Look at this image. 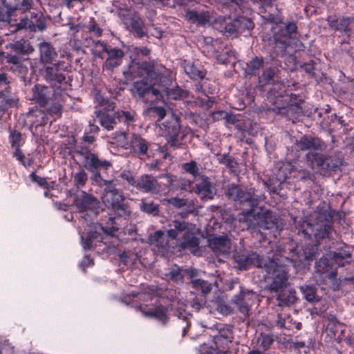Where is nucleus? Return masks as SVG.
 Listing matches in <instances>:
<instances>
[{
	"instance_id": "obj_59",
	"label": "nucleus",
	"mask_w": 354,
	"mask_h": 354,
	"mask_svg": "<svg viewBox=\"0 0 354 354\" xmlns=\"http://www.w3.org/2000/svg\"><path fill=\"white\" fill-rule=\"evenodd\" d=\"M30 178L31 179V180L32 182L37 183L38 185H39L41 187H44V188L48 187L49 185H48L46 179L36 175L35 173H32L30 175Z\"/></svg>"
},
{
	"instance_id": "obj_32",
	"label": "nucleus",
	"mask_w": 354,
	"mask_h": 354,
	"mask_svg": "<svg viewBox=\"0 0 354 354\" xmlns=\"http://www.w3.org/2000/svg\"><path fill=\"white\" fill-rule=\"evenodd\" d=\"M277 293V300L279 306H290L295 304L297 300L296 291L292 288H284Z\"/></svg>"
},
{
	"instance_id": "obj_2",
	"label": "nucleus",
	"mask_w": 354,
	"mask_h": 354,
	"mask_svg": "<svg viewBox=\"0 0 354 354\" xmlns=\"http://www.w3.org/2000/svg\"><path fill=\"white\" fill-rule=\"evenodd\" d=\"M6 12L0 9V35H8L29 28L32 31L46 28L41 12L34 10L33 0H4Z\"/></svg>"
},
{
	"instance_id": "obj_6",
	"label": "nucleus",
	"mask_w": 354,
	"mask_h": 354,
	"mask_svg": "<svg viewBox=\"0 0 354 354\" xmlns=\"http://www.w3.org/2000/svg\"><path fill=\"white\" fill-rule=\"evenodd\" d=\"M297 30L296 23L289 21L274 35V51L277 55L284 56L287 53L290 54L292 51L300 50L303 47L299 39L292 37V34L295 33Z\"/></svg>"
},
{
	"instance_id": "obj_3",
	"label": "nucleus",
	"mask_w": 354,
	"mask_h": 354,
	"mask_svg": "<svg viewBox=\"0 0 354 354\" xmlns=\"http://www.w3.org/2000/svg\"><path fill=\"white\" fill-rule=\"evenodd\" d=\"M227 194L234 201L240 204L248 203L251 207L239 215V221L245 223L248 228L259 227L264 230L278 229L279 218L272 212L263 207L254 209L259 204V197L234 184L229 186Z\"/></svg>"
},
{
	"instance_id": "obj_63",
	"label": "nucleus",
	"mask_w": 354,
	"mask_h": 354,
	"mask_svg": "<svg viewBox=\"0 0 354 354\" xmlns=\"http://www.w3.org/2000/svg\"><path fill=\"white\" fill-rule=\"evenodd\" d=\"M169 201L170 204L178 208L187 205V201L183 198H171Z\"/></svg>"
},
{
	"instance_id": "obj_15",
	"label": "nucleus",
	"mask_w": 354,
	"mask_h": 354,
	"mask_svg": "<svg viewBox=\"0 0 354 354\" xmlns=\"http://www.w3.org/2000/svg\"><path fill=\"white\" fill-rule=\"evenodd\" d=\"M59 91L58 88L53 91L51 88L47 86L37 84L32 88L31 100L40 106L45 107L50 104L53 98L55 100L58 98Z\"/></svg>"
},
{
	"instance_id": "obj_46",
	"label": "nucleus",
	"mask_w": 354,
	"mask_h": 354,
	"mask_svg": "<svg viewBox=\"0 0 354 354\" xmlns=\"http://www.w3.org/2000/svg\"><path fill=\"white\" fill-rule=\"evenodd\" d=\"M236 23L239 33H243L245 30H250L254 28L253 22L248 18L239 17L236 18Z\"/></svg>"
},
{
	"instance_id": "obj_51",
	"label": "nucleus",
	"mask_w": 354,
	"mask_h": 354,
	"mask_svg": "<svg viewBox=\"0 0 354 354\" xmlns=\"http://www.w3.org/2000/svg\"><path fill=\"white\" fill-rule=\"evenodd\" d=\"M259 347L263 351H268L274 342L273 335L271 334H261L259 338Z\"/></svg>"
},
{
	"instance_id": "obj_60",
	"label": "nucleus",
	"mask_w": 354,
	"mask_h": 354,
	"mask_svg": "<svg viewBox=\"0 0 354 354\" xmlns=\"http://www.w3.org/2000/svg\"><path fill=\"white\" fill-rule=\"evenodd\" d=\"M120 177L128 182L129 184L136 187V180L134 178L133 174L129 171H123L120 174Z\"/></svg>"
},
{
	"instance_id": "obj_38",
	"label": "nucleus",
	"mask_w": 354,
	"mask_h": 354,
	"mask_svg": "<svg viewBox=\"0 0 354 354\" xmlns=\"http://www.w3.org/2000/svg\"><path fill=\"white\" fill-rule=\"evenodd\" d=\"M221 32L227 33L230 36L235 37L239 34L237 28L236 19L232 21L224 19L221 24L218 28Z\"/></svg>"
},
{
	"instance_id": "obj_16",
	"label": "nucleus",
	"mask_w": 354,
	"mask_h": 354,
	"mask_svg": "<svg viewBox=\"0 0 354 354\" xmlns=\"http://www.w3.org/2000/svg\"><path fill=\"white\" fill-rule=\"evenodd\" d=\"M80 153L84 158V167L91 172H97L100 169L108 170L112 167L111 162L100 159L97 154L87 149L82 148Z\"/></svg>"
},
{
	"instance_id": "obj_4",
	"label": "nucleus",
	"mask_w": 354,
	"mask_h": 354,
	"mask_svg": "<svg viewBox=\"0 0 354 354\" xmlns=\"http://www.w3.org/2000/svg\"><path fill=\"white\" fill-rule=\"evenodd\" d=\"M163 67L152 62H137L132 61L128 71L124 75H129L132 78L140 77L133 83L131 89L133 95L145 103L158 100L160 76Z\"/></svg>"
},
{
	"instance_id": "obj_43",
	"label": "nucleus",
	"mask_w": 354,
	"mask_h": 354,
	"mask_svg": "<svg viewBox=\"0 0 354 354\" xmlns=\"http://www.w3.org/2000/svg\"><path fill=\"white\" fill-rule=\"evenodd\" d=\"M116 113L117 120L127 126L133 124L135 121L136 113L133 111H118Z\"/></svg>"
},
{
	"instance_id": "obj_44",
	"label": "nucleus",
	"mask_w": 354,
	"mask_h": 354,
	"mask_svg": "<svg viewBox=\"0 0 354 354\" xmlns=\"http://www.w3.org/2000/svg\"><path fill=\"white\" fill-rule=\"evenodd\" d=\"M263 61L261 58L257 57L253 58L249 63L247 64L245 73L248 75H256L261 67L263 66Z\"/></svg>"
},
{
	"instance_id": "obj_20",
	"label": "nucleus",
	"mask_w": 354,
	"mask_h": 354,
	"mask_svg": "<svg viewBox=\"0 0 354 354\" xmlns=\"http://www.w3.org/2000/svg\"><path fill=\"white\" fill-rule=\"evenodd\" d=\"M149 243L151 249L164 256L169 250L168 238L162 230H157L149 236Z\"/></svg>"
},
{
	"instance_id": "obj_40",
	"label": "nucleus",
	"mask_w": 354,
	"mask_h": 354,
	"mask_svg": "<svg viewBox=\"0 0 354 354\" xmlns=\"http://www.w3.org/2000/svg\"><path fill=\"white\" fill-rule=\"evenodd\" d=\"M276 325L280 328H285L289 330L293 329L292 319L289 315L286 313L278 314Z\"/></svg>"
},
{
	"instance_id": "obj_58",
	"label": "nucleus",
	"mask_w": 354,
	"mask_h": 354,
	"mask_svg": "<svg viewBox=\"0 0 354 354\" xmlns=\"http://www.w3.org/2000/svg\"><path fill=\"white\" fill-rule=\"evenodd\" d=\"M88 30L90 33H93L97 37H100L102 34V30L98 26L93 19H91L88 26Z\"/></svg>"
},
{
	"instance_id": "obj_13",
	"label": "nucleus",
	"mask_w": 354,
	"mask_h": 354,
	"mask_svg": "<svg viewBox=\"0 0 354 354\" xmlns=\"http://www.w3.org/2000/svg\"><path fill=\"white\" fill-rule=\"evenodd\" d=\"M306 157L312 169L315 171H335L342 163L337 156H325L318 153H308Z\"/></svg>"
},
{
	"instance_id": "obj_28",
	"label": "nucleus",
	"mask_w": 354,
	"mask_h": 354,
	"mask_svg": "<svg viewBox=\"0 0 354 354\" xmlns=\"http://www.w3.org/2000/svg\"><path fill=\"white\" fill-rule=\"evenodd\" d=\"M328 26L333 30L341 32L348 33L350 32L349 25L354 21V18L348 17H342L339 18H333L328 17L326 19Z\"/></svg>"
},
{
	"instance_id": "obj_21",
	"label": "nucleus",
	"mask_w": 354,
	"mask_h": 354,
	"mask_svg": "<svg viewBox=\"0 0 354 354\" xmlns=\"http://www.w3.org/2000/svg\"><path fill=\"white\" fill-rule=\"evenodd\" d=\"M234 260L236 263V268L239 270H247L250 266L261 267L262 259L257 253H251L248 255L236 253L234 255Z\"/></svg>"
},
{
	"instance_id": "obj_22",
	"label": "nucleus",
	"mask_w": 354,
	"mask_h": 354,
	"mask_svg": "<svg viewBox=\"0 0 354 354\" xmlns=\"http://www.w3.org/2000/svg\"><path fill=\"white\" fill-rule=\"evenodd\" d=\"M149 142L138 134H131L129 149L139 156L149 157L151 156Z\"/></svg>"
},
{
	"instance_id": "obj_1",
	"label": "nucleus",
	"mask_w": 354,
	"mask_h": 354,
	"mask_svg": "<svg viewBox=\"0 0 354 354\" xmlns=\"http://www.w3.org/2000/svg\"><path fill=\"white\" fill-rule=\"evenodd\" d=\"M102 201L104 205L111 209L118 217H109V221L111 225L103 226L98 223H88L86 218L87 214L82 216L80 222L84 229L83 232L80 231V234L84 250L94 248L93 241L98 238L101 232L107 235L113 236L119 229L117 220L122 217L126 218L130 213L127 205L124 203V196L115 188L113 184L104 188Z\"/></svg>"
},
{
	"instance_id": "obj_23",
	"label": "nucleus",
	"mask_w": 354,
	"mask_h": 354,
	"mask_svg": "<svg viewBox=\"0 0 354 354\" xmlns=\"http://www.w3.org/2000/svg\"><path fill=\"white\" fill-rule=\"evenodd\" d=\"M208 243L216 254H227L230 250V240L226 236H218L209 239Z\"/></svg>"
},
{
	"instance_id": "obj_64",
	"label": "nucleus",
	"mask_w": 354,
	"mask_h": 354,
	"mask_svg": "<svg viewBox=\"0 0 354 354\" xmlns=\"http://www.w3.org/2000/svg\"><path fill=\"white\" fill-rule=\"evenodd\" d=\"M275 74V71L272 68H266L263 73V77L266 81V82H270L271 80H272Z\"/></svg>"
},
{
	"instance_id": "obj_27",
	"label": "nucleus",
	"mask_w": 354,
	"mask_h": 354,
	"mask_svg": "<svg viewBox=\"0 0 354 354\" xmlns=\"http://www.w3.org/2000/svg\"><path fill=\"white\" fill-rule=\"evenodd\" d=\"M185 17L189 21L198 26H206L210 22V14L204 10H187Z\"/></svg>"
},
{
	"instance_id": "obj_8",
	"label": "nucleus",
	"mask_w": 354,
	"mask_h": 354,
	"mask_svg": "<svg viewBox=\"0 0 354 354\" xmlns=\"http://www.w3.org/2000/svg\"><path fill=\"white\" fill-rule=\"evenodd\" d=\"M190 226L189 223L184 221H172L168 225L167 235L171 239H175L180 234H183V241L181 243V247L189 250L194 255H198L199 241L198 238L190 232Z\"/></svg>"
},
{
	"instance_id": "obj_30",
	"label": "nucleus",
	"mask_w": 354,
	"mask_h": 354,
	"mask_svg": "<svg viewBox=\"0 0 354 354\" xmlns=\"http://www.w3.org/2000/svg\"><path fill=\"white\" fill-rule=\"evenodd\" d=\"M253 295L250 292L241 291L233 297L232 301L237 306L241 313L245 315L250 310L251 298Z\"/></svg>"
},
{
	"instance_id": "obj_48",
	"label": "nucleus",
	"mask_w": 354,
	"mask_h": 354,
	"mask_svg": "<svg viewBox=\"0 0 354 354\" xmlns=\"http://www.w3.org/2000/svg\"><path fill=\"white\" fill-rule=\"evenodd\" d=\"M131 135H127L124 132L118 133L114 138L115 142L120 147L129 149L130 145Z\"/></svg>"
},
{
	"instance_id": "obj_56",
	"label": "nucleus",
	"mask_w": 354,
	"mask_h": 354,
	"mask_svg": "<svg viewBox=\"0 0 354 354\" xmlns=\"http://www.w3.org/2000/svg\"><path fill=\"white\" fill-rule=\"evenodd\" d=\"M21 133L12 131L10 134V142L13 148H15V150L19 149L20 142H21Z\"/></svg>"
},
{
	"instance_id": "obj_35",
	"label": "nucleus",
	"mask_w": 354,
	"mask_h": 354,
	"mask_svg": "<svg viewBox=\"0 0 354 354\" xmlns=\"http://www.w3.org/2000/svg\"><path fill=\"white\" fill-rule=\"evenodd\" d=\"M8 82L3 73L0 74V122L7 118L6 109L9 104V100L6 99L4 90L7 88Z\"/></svg>"
},
{
	"instance_id": "obj_52",
	"label": "nucleus",
	"mask_w": 354,
	"mask_h": 354,
	"mask_svg": "<svg viewBox=\"0 0 354 354\" xmlns=\"http://www.w3.org/2000/svg\"><path fill=\"white\" fill-rule=\"evenodd\" d=\"M93 175L92 176L91 180H92L93 184L98 185L100 187L105 186V187H108L113 185V181L112 180H104L102 177V176L100 175L99 171L93 172Z\"/></svg>"
},
{
	"instance_id": "obj_36",
	"label": "nucleus",
	"mask_w": 354,
	"mask_h": 354,
	"mask_svg": "<svg viewBox=\"0 0 354 354\" xmlns=\"http://www.w3.org/2000/svg\"><path fill=\"white\" fill-rule=\"evenodd\" d=\"M7 48H10L17 54L31 53L34 49L30 44L24 39H21L6 45Z\"/></svg>"
},
{
	"instance_id": "obj_26",
	"label": "nucleus",
	"mask_w": 354,
	"mask_h": 354,
	"mask_svg": "<svg viewBox=\"0 0 354 354\" xmlns=\"http://www.w3.org/2000/svg\"><path fill=\"white\" fill-rule=\"evenodd\" d=\"M74 203L81 212L93 210L98 205L97 200L84 192L76 196Z\"/></svg>"
},
{
	"instance_id": "obj_11",
	"label": "nucleus",
	"mask_w": 354,
	"mask_h": 354,
	"mask_svg": "<svg viewBox=\"0 0 354 354\" xmlns=\"http://www.w3.org/2000/svg\"><path fill=\"white\" fill-rule=\"evenodd\" d=\"M265 269L267 274L271 275L272 278V282L268 286L270 291L278 292L287 288L288 277L284 267L270 261L268 266H265Z\"/></svg>"
},
{
	"instance_id": "obj_49",
	"label": "nucleus",
	"mask_w": 354,
	"mask_h": 354,
	"mask_svg": "<svg viewBox=\"0 0 354 354\" xmlns=\"http://www.w3.org/2000/svg\"><path fill=\"white\" fill-rule=\"evenodd\" d=\"M130 26L133 30L136 32L139 37H142L145 35L143 28V22L140 18L133 17L131 19Z\"/></svg>"
},
{
	"instance_id": "obj_34",
	"label": "nucleus",
	"mask_w": 354,
	"mask_h": 354,
	"mask_svg": "<svg viewBox=\"0 0 354 354\" xmlns=\"http://www.w3.org/2000/svg\"><path fill=\"white\" fill-rule=\"evenodd\" d=\"M195 192L203 200L211 199L214 194V188L207 178L196 184Z\"/></svg>"
},
{
	"instance_id": "obj_17",
	"label": "nucleus",
	"mask_w": 354,
	"mask_h": 354,
	"mask_svg": "<svg viewBox=\"0 0 354 354\" xmlns=\"http://www.w3.org/2000/svg\"><path fill=\"white\" fill-rule=\"evenodd\" d=\"M289 255L286 258L292 262V266L296 269L304 268L310 261L315 258V252L314 250L307 252L306 250H299L297 248H289Z\"/></svg>"
},
{
	"instance_id": "obj_47",
	"label": "nucleus",
	"mask_w": 354,
	"mask_h": 354,
	"mask_svg": "<svg viewBox=\"0 0 354 354\" xmlns=\"http://www.w3.org/2000/svg\"><path fill=\"white\" fill-rule=\"evenodd\" d=\"M192 284L194 288L200 290L203 294L209 293L212 290V283L201 279H192Z\"/></svg>"
},
{
	"instance_id": "obj_37",
	"label": "nucleus",
	"mask_w": 354,
	"mask_h": 354,
	"mask_svg": "<svg viewBox=\"0 0 354 354\" xmlns=\"http://www.w3.org/2000/svg\"><path fill=\"white\" fill-rule=\"evenodd\" d=\"M68 97L65 92L59 89L58 91V98L57 100L53 98V100L50 102L51 106L48 109L49 113L53 115H60L62 109V102H65Z\"/></svg>"
},
{
	"instance_id": "obj_57",
	"label": "nucleus",
	"mask_w": 354,
	"mask_h": 354,
	"mask_svg": "<svg viewBox=\"0 0 354 354\" xmlns=\"http://www.w3.org/2000/svg\"><path fill=\"white\" fill-rule=\"evenodd\" d=\"M184 169L189 174L196 176L198 174V167L195 161H191L183 165Z\"/></svg>"
},
{
	"instance_id": "obj_41",
	"label": "nucleus",
	"mask_w": 354,
	"mask_h": 354,
	"mask_svg": "<svg viewBox=\"0 0 354 354\" xmlns=\"http://www.w3.org/2000/svg\"><path fill=\"white\" fill-rule=\"evenodd\" d=\"M299 289L303 297L308 302L314 303L318 301L315 287L310 285H304L300 286Z\"/></svg>"
},
{
	"instance_id": "obj_39",
	"label": "nucleus",
	"mask_w": 354,
	"mask_h": 354,
	"mask_svg": "<svg viewBox=\"0 0 354 354\" xmlns=\"http://www.w3.org/2000/svg\"><path fill=\"white\" fill-rule=\"evenodd\" d=\"M254 3L259 2L262 6L270 4V0H252ZM223 4L234 10L243 8V0H223Z\"/></svg>"
},
{
	"instance_id": "obj_45",
	"label": "nucleus",
	"mask_w": 354,
	"mask_h": 354,
	"mask_svg": "<svg viewBox=\"0 0 354 354\" xmlns=\"http://www.w3.org/2000/svg\"><path fill=\"white\" fill-rule=\"evenodd\" d=\"M184 69L185 73L192 78L194 80L203 79L204 73L202 71L197 68L193 64L188 62L185 64Z\"/></svg>"
},
{
	"instance_id": "obj_29",
	"label": "nucleus",
	"mask_w": 354,
	"mask_h": 354,
	"mask_svg": "<svg viewBox=\"0 0 354 354\" xmlns=\"http://www.w3.org/2000/svg\"><path fill=\"white\" fill-rule=\"evenodd\" d=\"M300 149L306 150H322L325 145L324 143L318 138L303 136L297 142Z\"/></svg>"
},
{
	"instance_id": "obj_42",
	"label": "nucleus",
	"mask_w": 354,
	"mask_h": 354,
	"mask_svg": "<svg viewBox=\"0 0 354 354\" xmlns=\"http://www.w3.org/2000/svg\"><path fill=\"white\" fill-rule=\"evenodd\" d=\"M120 261L127 266H133L138 261V255L131 251H124L119 254Z\"/></svg>"
},
{
	"instance_id": "obj_25",
	"label": "nucleus",
	"mask_w": 354,
	"mask_h": 354,
	"mask_svg": "<svg viewBox=\"0 0 354 354\" xmlns=\"http://www.w3.org/2000/svg\"><path fill=\"white\" fill-rule=\"evenodd\" d=\"M107 58L103 65L104 69L113 71L122 63L124 52L118 48H109L107 53Z\"/></svg>"
},
{
	"instance_id": "obj_5",
	"label": "nucleus",
	"mask_w": 354,
	"mask_h": 354,
	"mask_svg": "<svg viewBox=\"0 0 354 354\" xmlns=\"http://www.w3.org/2000/svg\"><path fill=\"white\" fill-rule=\"evenodd\" d=\"M299 233L307 237L313 235L317 240L329 237L332 230V216L326 209L315 211L301 218L297 226Z\"/></svg>"
},
{
	"instance_id": "obj_9",
	"label": "nucleus",
	"mask_w": 354,
	"mask_h": 354,
	"mask_svg": "<svg viewBox=\"0 0 354 354\" xmlns=\"http://www.w3.org/2000/svg\"><path fill=\"white\" fill-rule=\"evenodd\" d=\"M97 118L101 125L107 130L113 129L117 121V113L114 110V103L103 97L100 93H96L94 97Z\"/></svg>"
},
{
	"instance_id": "obj_31",
	"label": "nucleus",
	"mask_w": 354,
	"mask_h": 354,
	"mask_svg": "<svg viewBox=\"0 0 354 354\" xmlns=\"http://www.w3.org/2000/svg\"><path fill=\"white\" fill-rule=\"evenodd\" d=\"M39 59L42 64H50L57 57L53 46L48 42L43 41L39 45Z\"/></svg>"
},
{
	"instance_id": "obj_61",
	"label": "nucleus",
	"mask_w": 354,
	"mask_h": 354,
	"mask_svg": "<svg viewBox=\"0 0 354 354\" xmlns=\"http://www.w3.org/2000/svg\"><path fill=\"white\" fill-rule=\"evenodd\" d=\"M149 111L158 117V121L162 120L166 115V111L163 107L154 106L149 109Z\"/></svg>"
},
{
	"instance_id": "obj_18",
	"label": "nucleus",
	"mask_w": 354,
	"mask_h": 354,
	"mask_svg": "<svg viewBox=\"0 0 354 354\" xmlns=\"http://www.w3.org/2000/svg\"><path fill=\"white\" fill-rule=\"evenodd\" d=\"M136 187L143 192L151 194H158L164 189L162 183L158 182L155 177L148 174L142 175L136 179Z\"/></svg>"
},
{
	"instance_id": "obj_14",
	"label": "nucleus",
	"mask_w": 354,
	"mask_h": 354,
	"mask_svg": "<svg viewBox=\"0 0 354 354\" xmlns=\"http://www.w3.org/2000/svg\"><path fill=\"white\" fill-rule=\"evenodd\" d=\"M180 123L178 118L174 113L159 124L158 133L167 138V142L173 147H178L180 142L178 140Z\"/></svg>"
},
{
	"instance_id": "obj_54",
	"label": "nucleus",
	"mask_w": 354,
	"mask_h": 354,
	"mask_svg": "<svg viewBox=\"0 0 354 354\" xmlns=\"http://www.w3.org/2000/svg\"><path fill=\"white\" fill-rule=\"evenodd\" d=\"M88 179L86 173L84 170H80L74 176V182L79 188L84 186Z\"/></svg>"
},
{
	"instance_id": "obj_50",
	"label": "nucleus",
	"mask_w": 354,
	"mask_h": 354,
	"mask_svg": "<svg viewBox=\"0 0 354 354\" xmlns=\"http://www.w3.org/2000/svg\"><path fill=\"white\" fill-rule=\"evenodd\" d=\"M140 208L142 212L147 214H157L158 213V205L152 201L142 200Z\"/></svg>"
},
{
	"instance_id": "obj_12",
	"label": "nucleus",
	"mask_w": 354,
	"mask_h": 354,
	"mask_svg": "<svg viewBox=\"0 0 354 354\" xmlns=\"http://www.w3.org/2000/svg\"><path fill=\"white\" fill-rule=\"evenodd\" d=\"M67 66L64 62L46 65L41 70V73L47 82L58 89L66 80Z\"/></svg>"
},
{
	"instance_id": "obj_33",
	"label": "nucleus",
	"mask_w": 354,
	"mask_h": 354,
	"mask_svg": "<svg viewBox=\"0 0 354 354\" xmlns=\"http://www.w3.org/2000/svg\"><path fill=\"white\" fill-rule=\"evenodd\" d=\"M85 45L91 46V53L95 57L103 59L104 53H107L108 48L106 43L100 40H95L91 38L85 37Z\"/></svg>"
},
{
	"instance_id": "obj_24",
	"label": "nucleus",
	"mask_w": 354,
	"mask_h": 354,
	"mask_svg": "<svg viewBox=\"0 0 354 354\" xmlns=\"http://www.w3.org/2000/svg\"><path fill=\"white\" fill-rule=\"evenodd\" d=\"M294 172L293 167L291 163H283L277 174V179L279 182V184L277 185L272 186L270 181H266L264 183V185L268 187L270 192L277 193L279 190L278 187L280 186V184L288 178L289 176Z\"/></svg>"
},
{
	"instance_id": "obj_53",
	"label": "nucleus",
	"mask_w": 354,
	"mask_h": 354,
	"mask_svg": "<svg viewBox=\"0 0 354 354\" xmlns=\"http://www.w3.org/2000/svg\"><path fill=\"white\" fill-rule=\"evenodd\" d=\"M14 156L16 159L24 167H30L33 163V160L32 158H26L24 154L20 151V149H17L14 152Z\"/></svg>"
},
{
	"instance_id": "obj_62",
	"label": "nucleus",
	"mask_w": 354,
	"mask_h": 354,
	"mask_svg": "<svg viewBox=\"0 0 354 354\" xmlns=\"http://www.w3.org/2000/svg\"><path fill=\"white\" fill-rule=\"evenodd\" d=\"M168 276L171 280L176 282L181 281L183 279L182 274L178 268H174L173 270H171L169 272Z\"/></svg>"
},
{
	"instance_id": "obj_19",
	"label": "nucleus",
	"mask_w": 354,
	"mask_h": 354,
	"mask_svg": "<svg viewBox=\"0 0 354 354\" xmlns=\"http://www.w3.org/2000/svg\"><path fill=\"white\" fill-rule=\"evenodd\" d=\"M140 308L145 317L155 319L162 325H165L169 321L168 308L165 306L157 304L144 308L140 307Z\"/></svg>"
},
{
	"instance_id": "obj_10",
	"label": "nucleus",
	"mask_w": 354,
	"mask_h": 354,
	"mask_svg": "<svg viewBox=\"0 0 354 354\" xmlns=\"http://www.w3.org/2000/svg\"><path fill=\"white\" fill-rule=\"evenodd\" d=\"M165 68L163 67L162 75L160 76V84L158 100H165L166 97L168 100H180L188 95V91L183 90L179 86L172 85L171 79L165 74Z\"/></svg>"
},
{
	"instance_id": "obj_55",
	"label": "nucleus",
	"mask_w": 354,
	"mask_h": 354,
	"mask_svg": "<svg viewBox=\"0 0 354 354\" xmlns=\"http://www.w3.org/2000/svg\"><path fill=\"white\" fill-rule=\"evenodd\" d=\"M279 109V112L280 113H286L287 114L288 117H289L290 119L293 120L294 118H297L296 117H293L292 118H291V115L292 113H301V109L299 106H296V105H290V106H288L287 107H282V108H280V107H277ZM294 122V120H292Z\"/></svg>"
},
{
	"instance_id": "obj_7",
	"label": "nucleus",
	"mask_w": 354,
	"mask_h": 354,
	"mask_svg": "<svg viewBox=\"0 0 354 354\" xmlns=\"http://www.w3.org/2000/svg\"><path fill=\"white\" fill-rule=\"evenodd\" d=\"M351 261V251L345 248L338 252L326 254L316 262V266L318 272L326 273L329 279H333L337 275V268L344 266Z\"/></svg>"
}]
</instances>
